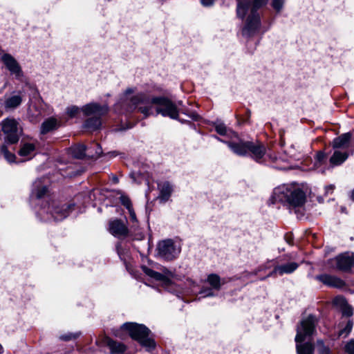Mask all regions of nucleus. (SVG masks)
Instances as JSON below:
<instances>
[{
    "instance_id": "1",
    "label": "nucleus",
    "mask_w": 354,
    "mask_h": 354,
    "mask_svg": "<svg viewBox=\"0 0 354 354\" xmlns=\"http://www.w3.org/2000/svg\"><path fill=\"white\" fill-rule=\"evenodd\" d=\"M133 93L132 88H127L121 96L119 101L115 105V111L119 113H124V109L127 112H131L136 108L145 117L152 115L153 106L157 114L171 119L177 120L179 115V109L177 104L165 97H149L144 93H137L129 96Z\"/></svg>"
},
{
    "instance_id": "2",
    "label": "nucleus",
    "mask_w": 354,
    "mask_h": 354,
    "mask_svg": "<svg viewBox=\"0 0 354 354\" xmlns=\"http://www.w3.org/2000/svg\"><path fill=\"white\" fill-rule=\"evenodd\" d=\"M267 0H239L236 13L240 19H245L242 30L244 36L250 37L255 34L261 26L260 17L257 10L266 4Z\"/></svg>"
},
{
    "instance_id": "3",
    "label": "nucleus",
    "mask_w": 354,
    "mask_h": 354,
    "mask_svg": "<svg viewBox=\"0 0 354 354\" xmlns=\"http://www.w3.org/2000/svg\"><path fill=\"white\" fill-rule=\"evenodd\" d=\"M273 203L280 202L290 207H299L304 205L306 194L299 184H283L276 187L272 193Z\"/></svg>"
},
{
    "instance_id": "4",
    "label": "nucleus",
    "mask_w": 354,
    "mask_h": 354,
    "mask_svg": "<svg viewBox=\"0 0 354 354\" xmlns=\"http://www.w3.org/2000/svg\"><path fill=\"white\" fill-rule=\"evenodd\" d=\"M317 319L315 316L309 315L301 322L297 327L295 342L297 354H313V345L310 342L302 344L308 340L313 335Z\"/></svg>"
},
{
    "instance_id": "5",
    "label": "nucleus",
    "mask_w": 354,
    "mask_h": 354,
    "mask_svg": "<svg viewBox=\"0 0 354 354\" xmlns=\"http://www.w3.org/2000/svg\"><path fill=\"white\" fill-rule=\"evenodd\" d=\"M121 328L127 331L132 339L138 342L147 351L155 348L156 343L153 339L149 336V329L145 325L133 322L125 323Z\"/></svg>"
},
{
    "instance_id": "6",
    "label": "nucleus",
    "mask_w": 354,
    "mask_h": 354,
    "mask_svg": "<svg viewBox=\"0 0 354 354\" xmlns=\"http://www.w3.org/2000/svg\"><path fill=\"white\" fill-rule=\"evenodd\" d=\"M82 110L84 115H93L86 120L85 127L90 130H96L101 127V117L108 113L109 106L106 104L101 105L98 103L91 102L83 106Z\"/></svg>"
},
{
    "instance_id": "7",
    "label": "nucleus",
    "mask_w": 354,
    "mask_h": 354,
    "mask_svg": "<svg viewBox=\"0 0 354 354\" xmlns=\"http://www.w3.org/2000/svg\"><path fill=\"white\" fill-rule=\"evenodd\" d=\"M2 131L5 135L6 144H15L19 141L21 131L17 122L14 119L7 118L2 122Z\"/></svg>"
},
{
    "instance_id": "8",
    "label": "nucleus",
    "mask_w": 354,
    "mask_h": 354,
    "mask_svg": "<svg viewBox=\"0 0 354 354\" xmlns=\"http://www.w3.org/2000/svg\"><path fill=\"white\" fill-rule=\"evenodd\" d=\"M158 255L164 259L172 260L180 252V248L171 239L160 241L157 245Z\"/></svg>"
},
{
    "instance_id": "9",
    "label": "nucleus",
    "mask_w": 354,
    "mask_h": 354,
    "mask_svg": "<svg viewBox=\"0 0 354 354\" xmlns=\"http://www.w3.org/2000/svg\"><path fill=\"white\" fill-rule=\"evenodd\" d=\"M330 263L331 266L339 270L344 272L352 271L354 269V254L350 252L342 253L335 258L330 259Z\"/></svg>"
},
{
    "instance_id": "10",
    "label": "nucleus",
    "mask_w": 354,
    "mask_h": 354,
    "mask_svg": "<svg viewBox=\"0 0 354 354\" xmlns=\"http://www.w3.org/2000/svg\"><path fill=\"white\" fill-rule=\"evenodd\" d=\"M1 61L11 75H13L17 80L23 77L24 73L21 66L12 55L9 53L1 54Z\"/></svg>"
},
{
    "instance_id": "11",
    "label": "nucleus",
    "mask_w": 354,
    "mask_h": 354,
    "mask_svg": "<svg viewBox=\"0 0 354 354\" xmlns=\"http://www.w3.org/2000/svg\"><path fill=\"white\" fill-rule=\"evenodd\" d=\"M93 147L95 148V153H93L91 151V147L86 148L85 145L82 144L72 147L71 148V152L73 157L78 159L83 158L85 156L91 158H97L102 153V149L97 144L93 145Z\"/></svg>"
},
{
    "instance_id": "12",
    "label": "nucleus",
    "mask_w": 354,
    "mask_h": 354,
    "mask_svg": "<svg viewBox=\"0 0 354 354\" xmlns=\"http://www.w3.org/2000/svg\"><path fill=\"white\" fill-rule=\"evenodd\" d=\"M109 232L116 237L126 236L128 233L127 226L118 219L111 221L109 223Z\"/></svg>"
},
{
    "instance_id": "13",
    "label": "nucleus",
    "mask_w": 354,
    "mask_h": 354,
    "mask_svg": "<svg viewBox=\"0 0 354 354\" xmlns=\"http://www.w3.org/2000/svg\"><path fill=\"white\" fill-rule=\"evenodd\" d=\"M351 137V133H346L335 138L332 142L333 149L348 151Z\"/></svg>"
},
{
    "instance_id": "14",
    "label": "nucleus",
    "mask_w": 354,
    "mask_h": 354,
    "mask_svg": "<svg viewBox=\"0 0 354 354\" xmlns=\"http://www.w3.org/2000/svg\"><path fill=\"white\" fill-rule=\"evenodd\" d=\"M316 278L324 284L330 287L340 288L345 286V283L342 279L335 276L321 274L317 276Z\"/></svg>"
},
{
    "instance_id": "15",
    "label": "nucleus",
    "mask_w": 354,
    "mask_h": 354,
    "mask_svg": "<svg viewBox=\"0 0 354 354\" xmlns=\"http://www.w3.org/2000/svg\"><path fill=\"white\" fill-rule=\"evenodd\" d=\"M35 145L32 142H21L19 155L22 158L23 160L31 159L35 154Z\"/></svg>"
},
{
    "instance_id": "16",
    "label": "nucleus",
    "mask_w": 354,
    "mask_h": 354,
    "mask_svg": "<svg viewBox=\"0 0 354 354\" xmlns=\"http://www.w3.org/2000/svg\"><path fill=\"white\" fill-rule=\"evenodd\" d=\"M159 195L158 198L163 203H165L170 198L173 192L172 185L167 181L160 182L158 184Z\"/></svg>"
},
{
    "instance_id": "17",
    "label": "nucleus",
    "mask_w": 354,
    "mask_h": 354,
    "mask_svg": "<svg viewBox=\"0 0 354 354\" xmlns=\"http://www.w3.org/2000/svg\"><path fill=\"white\" fill-rule=\"evenodd\" d=\"M333 304L342 311L344 316L350 317L353 313L352 307L347 304L343 297L337 296L335 297L333 300Z\"/></svg>"
},
{
    "instance_id": "18",
    "label": "nucleus",
    "mask_w": 354,
    "mask_h": 354,
    "mask_svg": "<svg viewBox=\"0 0 354 354\" xmlns=\"http://www.w3.org/2000/svg\"><path fill=\"white\" fill-rule=\"evenodd\" d=\"M248 152L252 153V156L257 161L260 160L266 154L265 147L261 144H255L252 142H248Z\"/></svg>"
},
{
    "instance_id": "19",
    "label": "nucleus",
    "mask_w": 354,
    "mask_h": 354,
    "mask_svg": "<svg viewBox=\"0 0 354 354\" xmlns=\"http://www.w3.org/2000/svg\"><path fill=\"white\" fill-rule=\"evenodd\" d=\"M299 264L295 262H290L286 264L275 266L272 274H278L283 275L285 274H290L297 269Z\"/></svg>"
},
{
    "instance_id": "20",
    "label": "nucleus",
    "mask_w": 354,
    "mask_h": 354,
    "mask_svg": "<svg viewBox=\"0 0 354 354\" xmlns=\"http://www.w3.org/2000/svg\"><path fill=\"white\" fill-rule=\"evenodd\" d=\"M73 205H63L62 207H55L51 211L53 216L56 221H60L68 216Z\"/></svg>"
},
{
    "instance_id": "21",
    "label": "nucleus",
    "mask_w": 354,
    "mask_h": 354,
    "mask_svg": "<svg viewBox=\"0 0 354 354\" xmlns=\"http://www.w3.org/2000/svg\"><path fill=\"white\" fill-rule=\"evenodd\" d=\"M334 153L330 158V162L333 165L342 164L348 157V151L333 149Z\"/></svg>"
},
{
    "instance_id": "22",
    "label": "nucleus",
    "mask_w": 354,
    "mask_h": 354,
    "mask_svg": "<svg viewBox=\"0 0 354 354\" xmlns=\"http://www.w3.org/2000/svg\"><path fill=\"white\" fill-rule=\"evenodd\" d=\"M226 143L231 150L239 156H245L248 152V142H239L238 143L227 142Z\"/></svg>"
},
{
    "instance_id": "23",
    "label": "nucleus",
    "mask_w": 354,
    "mask_h": 354,
    "mask_svg": "<svg viewBox=\"0 0 354 354\" xmlns=\"http://www.w3.org/2000/svg\"><path fill=\"white\" fill-rule=\"evenodd\" d=\"M22 102V96L21 94H12L6 98L4 106L6 109H15L19 106Z\"/></svg>"
},
{
    "instance_id": "24",
    "label": "nucleus",
    "mask_w": 354,
    "mask_h": 354,
    "mask_svg": "<svg viewBox=\"0 0 354 354\" xmlns=\"http://www.w3.org/2000/svg\"><path fill=\"white\" fill-rule=\"evenodd\" d=\"M106 344L109 347L111 354H124L126 351V346L123 344L114 342L109 338L106 339Z\"/></svg>"
},
{
    "instance_id": "25",
    "label": "nucleus",
    "mask_w": 354,
    "mask_h": 354,
    "mask_svg": "<svg viewBox=\"0 0 354 354\" xmlns=\"http://www.w3.org/2000/svg\"><path fill=\"white\" fill-rule=\"evenodd\" d=\"M47 192V187L44 185L40 180H36L33 184L31 197L41 198Z\"/></svg>"
},
{
    "instance_id": "26",
    "label": "nucleus",
    "mask_w": 354,
    "mask_h": 354,
    "mask_svg": "<svg viewBox=\"0 0 354 354\" xmlns=\"http://www.w3.org/2000/svg\"><path fill=\"white\" fill-rule=\"evenodd\" d=\"M142 270L147 276H149L157 281H162L165 284H169L170 282L169 280L167 279V277L165 275L160 274L158 272H156L146 266L142 267Z\"/></svg>"
},
{
    "instance_id": "27",
    "label": "nucleus",
    "mask_w": 354,
    "mask_h": 354,
    "mask_svg": "<svg viewBox=\"0 0 354 354\" xmlns=\"http://www.w3.org/2000/svg\"><path fill=\"white\" fill-rule=\"evenodd\" d=\"M59 126L58 122L55 118H50L45 120L41 127V133H47L50 131L56 129Z\"/></svg>"
},
{
    "instance_id": "28",
    "label": "nucleus",
    "mask_w": 354,
    "mask_h": 354,
    "mask_svg": "<svg viewBox=\"0 0 354 354\" xmlns=\"http://www.w3.org/2000/svg\"><path fill=\"white\" fill-rule=\"evenodd\" d=\"M208 283L212 287L213 289L219 290L223 284L225 283V280L220 278V277L216 274H209L207 279Z\"/></svg>"
},
{
    "instance_id": "29",
    "label": "nucleus",
    "mask_w": 354,
    "mask_h": 354,
    "mask_svg": "<svg viewBox=\"0 0 354 354\" xmlns=\"http://www.w3.org/2000/svg\"><path fill=\"white\" fill-rule=\"evenodd\" d=\"M82 112V108H79L76 106H70L66 109V115L69 118H73L77 117L80 112Z\"/></svg>"
},
{
    "instance_id": "30",
    "label": "nucleus",
    "mask_w": 354,
    "mask_h": 354,
    "mask_svg": "<svg viewBox=\"0 0 354 354\" xmlns=\"http://www.w3.org/2000/svg\"><path fill=\"white\" fill-rule=\"evenodd\" d=\"M353 325V321L351 319L348 320L346 324L345 327L339 331L338 335L339 337H346V336H348L352 330Z\"/></svg>"
},
{
    "instance_id": "31",
    "label": "nucleus",
    "mask_w": 354,
    "mask_h": 354,
    "mask_svg": "<svg viewBox=\"0 0 354 354\" xmlns=\"http://www.w3.org/2000/svg\"><path fill=\"white\" fill-rule=\"evenodd\" d=\"M28 115L32 121L37 120V119L41 115V111L35 106H30L28 109Z\"/></svg>"
},
{
    "instance_id": "32",
    "label": "nucleus",
    "mask_w": 354,
    "mask_h": 354,
    "mask_svg": "<svg viewBox=\"0 0 354 354\" xmlns=\"http://www.w3.org/2000/svg\"><path fill=\"white\" fill-rule=\"evenodd\" d=\"M1 151L2 153L4 155L5 158L10 162H12L15 161V155L8 151L6 146L3 145L1 147Z\"/></svg>"
},
{
    "instance_id": "33",
    "label": "nucleus",
    "mask_w": 354,
    "mask_h": 354,
    "mask_svg": "<svg viewBox=\"0 0 354 354\" xmlns=\"http://www.w3.org/2000/svg\"><path fill=\"white\" fill-rule=\"evenodd\" d=\"M120 201L121 203L128 209H133L132 204L129 198L124 194L120 196Z\"/></svg>"
},
{
    "instance_id": "34",
    "label": "nucleus",
    "mask_w": 354,
    "mask_h": 354,
    "mask_svg": "<svg viewBox=\"0 0 354 354\" xmlns=\"http://www.w3.org/2000/svg\"><path fill=\"white\" fill-rule=\"evenodd\" d=\"M317 346L319 354H330L329 348L324 345L322 340L317 341Z\"/></svg>"
},
{
    "instance_id": "35",
    "label": "nucleus",
    "mask_w": 354,
    "mask_h": 354,
    "mask_svg": "<svg viewBox=\"0 0 354 354\" xmlns=\"http://www.w3.org/2000/svg\"><path fill=\"white\" fill-rule=\"evenodd\" d=\"M215 129L221 136L226 135L227 132V129L223 123H217L215 126Z\"/></svg>"
},
{
    "instance_id": "36",
    "label": "nucleus",
    "mask_w": 354,
    "mask_h": 354,
    "mask_svg": "<svg viewBox=\"0 0 354 354\" xmlns=\"http://www.w3.org/2000/svg\"><path fill=\"white\" fill-rule=\"evenodd\" d=\"M344 349L346 354H354V339H351L347 342Z\"/></svg>"
},
{
    "instance_id": "37",
    "label": "nucleus",
    "mask_w": 354,
    "mask_h": 354,
    "mask_svg": "<svg viewBox=\"0 0 354 354\" xmlns=\"http://www.w3.org/2000/svg\"><path fill=\"white\" fill-rule=\"evenodd\" d=\"M272 5L274 9L279 12L283 7V0H273Z\"/></svg>"
},
{
    "instance_id": "38",
    "label": "nucleus",
    "mask_w": 354,
    "mask_h": 354,
    "mask_svg": "<svg viewBox=\"0 0 354 354\" xmlns=\"http://www.w3.org/2000/svg\"><path fill=\"white\" fill-rule=\"evenodd\" d=\"M201 294H203V297H214V294L212 289H204L201 290Z\"/></svg>"
},
{
    "instance_id": "39",
    "label": "nucleus",
    "mask_w": 354,
    "mask_h": 354,
    "mask_svg": "<svg viewBox=\"0 0 354 354\" xmlns=\"http://www.w3.org/2000/svg\"><path fill=\"white\" fill-rule=\"evenodd\" d=\"M128 211H129V215H130L131 220L133 222L137 221L136 215V213H135L133 209H129Z\"/></svg>"
},
{
    "instance_id": "40",
    "label": "nucleus",
    "mask_w": 354,
    "mask_h": 354,
    "mask_svg": "<svg viewBox=\"0 0 354 354\" xmlns=\"http://www.w3.org/2000/svg\"><path fill=\"white\" fill-rule=\"evenodd\" d=\"M214 0H201V3L204 6H210L213 5Z\"/></svg>"
},
{
    "instance_id": "41",
    "label": "nucleus",
    "mask_w": 354,
    "mask_h": 354,
    "mask_svg": "<svg viewBox=\"0 0 354 354\" xmlns=\"http://www.w3.org/2000/svg\"><path fill=\"white\" fill-rule=\"evenodd\" d=\"M76 336L72 335V334H70L68 335H66V336H62L60 338L63 340H69V339H71L72 338H75Z\"/></svg>"
},
{
    "instance_id": "42",
    "label": "nucleus",
    "mask_w": 354,
    "mask_h": 354,
    "mask_svg": "<svg viewBox=\"0 0 354 354\" xmlns=\"http://www.w3.org/2000/svg\"><path fill=\"white\" fill-rule=\"evenodd\" d=\"M317 160L319 161H321L324 158V153H322V152H319L318 154H317Z\"/></svg>"
},
{
    "instance_id": "43",
    "label": "nucleus",
    "mask_w": 354,
    "mask_h": 354,
    "mask_svg": "<svg viewBox=\"0 0 354 354\" xmlns=\"http://www.w3.org/2000/svg\"><path fill=\"white\" fill-rule=\"evenodd\" d=\"M165 274H168L169 276H171V272H169L167 269H165Z\"/></svg>"
},
{
    "instance_id": "44",
    "label": "nucleus",
    "mask_w": 354,
    "mask_h": 354,
    "mask_svg": "<svg viewBox=\"0 0 354 354\" xmlns=\"http://www.w3.org/2000/svg\"><path fill=\"white\" fill-rule=\"evenodd\" d=\"M351 199L353 201H354V189L351 192Z\"/></svg>"
},
{
    "instance_id": "45",
    "label": "nucleus",
    "mask_w": 354,
    "mask_h": 354,
    "mask_svg": "<svg viewBox=\"0 0 354 354\" xmlns=\"http://www.w3.org/2000/svg\"><path fill=\"white\" fill-rule=\"evenodd\" d=\"M111 153V156H116L115 152H112V153Z\"/></svg>"
},
{
    "instance_id": "46",
    "label": "nucleus",
    "mask_w": 354,
    "mask_h": 354,
    "mask_svg": "<svg viewBox=\"0 0 354 354\" xmlns=\"http://www.w3.org/2000/svg\"><path fill=\"white\" fill-rule=\"evenodd\" d=\"M178 104L179 106H180V105L182 104V102H178Z\"/></svg>"
},
{
    "instance_id": "47",
    "label": "nucleus",
    "mask_w": 354,
    "mask_h": 354,
    "mask_svg": "<svg viewBox=\"0 0 354 354\" xmlns=\"http://www.w3.org/2000/svg\"><path fill=\"white\" fill-rule=\"evenodd\" d=\"M328 188L332 190L333 189V186H329Z\"/></svg>"
},
{
    "instance_id": "48",
    "label": "nucleus",
    "mask_w": 354,
    "mask_h": 354,
    "mask_svg": "<svg viewBox=\"0 0 354 354\" xmlns=\"http://www.w3.org/2000/svg\"><path fill=\"white\" fill-rule=\"evenodd\" d=\"M2 351V346L0 345V353Z\"/></svg>"
}]
</instances>
